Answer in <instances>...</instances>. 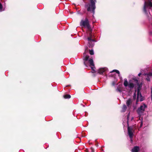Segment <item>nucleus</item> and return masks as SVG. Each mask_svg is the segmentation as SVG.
I'll return each instance as SVG.
<instances>
[{"mask_svg":"<svg viewBox=\"0 0 152 152\" xmlns=\"http://www.w3.org/2000/svg\"><path fill=\"white\" fill-rule=\"evenodd\" d=\"M124 85L125 87L128 86L130 89H132L134 87L136 88V86H137V99L136 102L139 101H142L143 100V99L142 96L141 94L140 93V90L142 86V83H140L138 80L135 78H133L132 80H130L128 83L127 79L125 78L124 79Z\"/></svg>","mask_w":152,"mask_h":152,"instance_id":"1","label":"nucleus"},{"mask_svg":"<svg viewBox=\"0 0 152 152\" xmlns=\"http://www.w3.org/2000/svg\"><path fill=\"white\" fill-rule=\"evenodd\" d=\"M84 63L87 67H88V63L89 64V66H91V68L92 71L93 73L95 72V67L94 66L93 60V58H89V56L87 55L86 53V51L84 53Z\"/></svg>","mask_w":152,"mask_h":152,"instance_id":"2","label":"nucleus"},{"mask_svg":"<svg viewBox=\"0 0 152 152\" xmlns=\"http://www.w3.org/2000/svg\"><path fill=\"white\" fill-rule=\"evenodd\" d=\"M150 7H152V3L150 1L149 2L145 1L143 8V11L144 15L149 20L152 19V16L149 11Z\"/></svg>","mask_w":152,"mask_h":152,"instance_id":"3","label":"nucleus"},{"mask_svg":"<svg viewBox=\"0 0 152 152\" xmlns=\"http://www.w3.org/2000/svg\"><path fill=\"white\" fill-rule=\"evenodd\" d=\"M96 0H90L89 3L86 4L85 7L88 11L91 12L94 14L95 13V10L96 7L95 5Z\"/></svg>","mask_w":152,"mask_h":152,"instance_id":"4","label":"nucleus"},{"mask_svg":"<svg viewBox=\"0 0 152 152\" xmlns=\"http://www.w3.org/2000/svg\"><path fill=\"white\" fill-rule=\"evenodd\" d=\"M147 107V106L145 104L141 105L140 107L138 108L137 111V113L140 116H141L143 114L144 112L145 111V109Z\"/></svg>","mask_w":152,"mask_h":152,"instance_id":"5","label":"nucleus"},{"mask_svg":"<svg viewBox=\"0 0 152 152\" xmlns=\"http://www.w3.org/2000/svg\"><path fill=\"white\" fill-rule=\"evenodd\" d=\"M93 36L91 34H90L88 38V41L89 46L90 47H92L94 45V42H96L94 39H93Z\"/></svg>","mask_w":152,"mask_h":152,"instance_id":"6","label":"nucleus"},{"mask_svg":"<svg viewBox=\"0 0 152 152\" xmlns=\"http://www.w3.org/2000/svg\"><path fill=\"white\" fill-rule=\"evenodd\" d=\"M128 133L131 142H132V138L133 136L134 130L132 126H128L127 127Z\"/></svg>","mask_w":152,"mask_h":152,"instance_id":"7","label":"nucleus"},{"mask_svg":"<svg viewBox=\"0 0 152 152\" xmlns=\"http://www.w3.org/2000/svg\"><path fill=\"white\" fill-rule=\"evenodd\" d=\"M80 23L82 26L86 27L88 28H89L90 27L88 20L87 18H86L85 20L82 21Z\"/></svg>","mask_w":152,"mask_h":152,"instance_id":"8","label":"nucleus"},{"mask_svg":"<svg viewBox=\"0 0 152 152\" xmlns=\"http://www.w3.org/2000/svg\"><path fill=\"white\" fill-rule=\"evenodd\" d=\"M107 70V69L106 68H101L98 70V72L99 73L101 74Z\"/></svg>","mask_w":152,"mask_h":152,"instance_id":"9","label":"nucleus"},{"mask_svg":"<svg viewBox=\"0 0 152 152\" xmlns=\"http://www.w3.org/2000/svg\"><path fill=\"white\" fill-rule=\"evenodd\" d=\"M132 101V99H129L126 102V104L128 107H130L131 106Z\"/></svg>","mask_w":152,"mask_h":152,"instance_id":"10","label":"nucleus"},{"mask_svg":"<svg viewBox=\"0 0 152 152\" xmlns=\"http://www.w3.org/2000/svg\"><path fill=\"white\" fill-rule=\"evenodd\" d=\"M139 150V147L138 146H135L132 149V152H138Z\"/></svg>","mask_w":152,"mask_h":152,"instance_id":"11","label":"nucleus"},{"mask_svg":"<svg viewBox=\"0 0 152 152\" xmlns=\"http://www.w3.org/2000/svg\"><path fill=\"white\" fill-rule=\"evenodd\" d=\"M126 109H127L126 106L124 104L123 105V107L122 108V110L121 112H125V111L126 110Z\"/></svg>","mask_w":152,"mask_h":152,"instance_id":"12","label":"nucleus"},{"mask_svg":"<svg viewBox=\"0 0 152 152\" xmlns=\"http://www.w3.org/2000/svg\"><path fill=\"white\" fill-rule=\"evenodd\" d=\"M63 97L65 99H69L71 98V96L69 94L64 95H63Z\"/></svg>","mask_w":152,"mask_h":152,"instance_id":"13","label":"nucleus"},{"mask_svg":"<svg viewBox=\"0 0 152 152\" xmlns=\"http://www.w3.org/2000/svg\"><path fill=\"white\" fill-rule=\"evenodd\" d=\"M144 75L146 76H152V72H149L148 73H146L144 74Z\"/></svg>","mask_w":152,"mask_h":152,"instance_id":"14","label":"nucleus"},{"mask_svg":"<svg viewBox=\"0 0 152 152\" xmlns=\"http://www.w3.org/2000/svg\"><path fill=\"white\" fill-rule=\"evenodd\" d=\"M115 72L116 73H117L118 74H120L119 71L118 70H116V69L113 70L112 71H111L110 72Z\"/></svg>","mask_w":152,"mask_h":152,"instance_id":"15","label":"nucleus"},{"mask_svg":"<svg viewBox=\"0 0 152 152\" xmlns=\"http://www.w3.org/2000/svg\"><path fill=\"white\" fill-rule=\"evenodd\" d=\"M139 119L140 121V127H141L142 125V118H140V117H139Z\"/></svg>","mask_w":152,"mask_h":152,"instance_id":"16","label":"nucleus"},{"mask_svg":"<svg viewBox=\"0 0 152 152\" xmlns=\"http://www.w3.org/2000/svg\"><path fill=\"white\" fill-rule=\"evenodd\" d=\"M3 6L2 4L0 2V12H2L4 10L3 9Z\"/></svg>","mask_w":152,"mask_h":152,"instance_id":"17","label":"nucleus"},{"mask_svg":"<svg viewBox=\"0 0 152 152\" xmlns=\"http://www.w3.org/2000/svg\"><path fill=\"white\" fill-rule=\"evenodd\" d=\"M137 91V90H135L134 92V93L133 96V98L134 99H135L136 97V92Z\"/></svg>","mask_w":152,"mask_h":152,"instance_id":"18","label":"nucleus"},{"mask_svg":"<svg viewBox=\"0 0 152 152\" xmlns=\"http://www.w3.org/2000/svg\"><path fill=\"white\" fill-rule=\"evenodd\" d=\"M89 53L91 55H93L94 54V52L93 50H90Z\"/></svg>","mask_w":152,"mask_h":152,"instance_id":"19","label":"nucleus"},{"mask_svg":"<svg viewBox=\"0 0 152 152\" xmlns=\"http://www.w3.org/2000/svg\"><path fill=\"white\" fill-rule=\"evenodd\" d=\"M129 115H130V113H128V115H127V124H128V121L129 120Z\"/></svg>","mask_w":152,"mask_h":152,"instance_id":"20","label":"nucleus"},{"mask_svg":"<svg viewBox=\"0 0 152 152\" xmlns=\"http://www.w3.org/2000/svg\"><path fill=\"white\" fill-rule=\"evenodd\" d=\"M147 77L146 78V79L148 81H150V78H149V76H147Z\"/></svg>","mask_w":152,"mask_h":152,"instance_id":"21","label":"nucleus"},{"mask_svg":"<svg viewBox=\"0 0 152 152\" xmlns=\"http://www.w3.org/2000/svg\"><path fill=\"white\" fill-rule=\"evenodd\" d=\"M115 83L114 81H113L112 83V85L113 86H114L115 85Z\"/></svg>","mask_w":152,"mask_h":152,"instance_id":"22","label":"nucleus"},{"mask_svg":"<svg viewBox=\"0 0 152 152\" xmlns=\"http://www.w3.org/2000/svg\"><path fill=\"white\" fill-rule=\"evenodd\" d=\"M151 100L152 101V89H151Z\"/></svg>","mask_w":152,"mask_h":152,"instance_id":"23","label":"nucleus"},{"mask_svg":"<svg viewBox=\"0 0 152 152\" xmlns=\"http://www.w3.org/2000/svg\"><path fill=\"white\" fill-rule=\"evenodd\" d=\"M117 91H119V92H121V90L119 89V88H118L117 89Z\"/></svg>","mask_w":152,"mask_h":152,"instance_id":"24","label":"nucleus"},{"mask_svg":"<svg viewBox=\"0 0 152 152\" xmlns=\"http://www.w3.org/2000/svg\"><path fill=\"white\" fill-rule=\"evenodd\" d=\"M91 150L92 152H94V149H93V148H91Z\"/></svg>","mask_w":152,"mask_h":152,"instance_id":"25","label":"nucleus"},{"mask_svg":"<svg viewBox=\"0 0 152 152\" xmlns=\"http://www.w3.org/2000/svg\"><path fill=\"white\" fill-rule=\"evenodd\" d=\"M142 74L141 73H140L138 74V76H140Z\"/></svg>","mask_w":152,"mask_h":152,"instance_id":"26","label":"nucleus"},{"mask_svg":"<svg viewBox=\"0 0 152 152\" xmlns=\"http://www.w3.org/2000/svg\"><path fill=\"white\" fill-rule=\"evenodd\" d=\"M133 117L132 118V119H133Z\"/></svg>","mask_w":152,"mask_h":152,"instance_id":"27","label":"nucleus"},{"mask_svg":"<svg viewBox=\"0 0 152 152\" xmlns=\"http://www.w3.org/2000/svg\"><path fill=\"white\" fill-rule=\"evenodd\" d=\"M152 1V0H151Z\"/></svg>","mask_w":152,"mask_h":152,"instance_id":"28","label":"nucleus"}]
</instances>
